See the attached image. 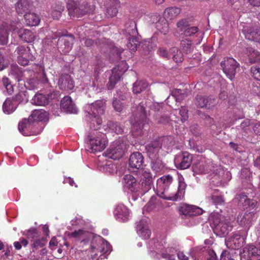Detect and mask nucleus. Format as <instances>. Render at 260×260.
Here are the masks:
<instances>
[{"instance_id": "37", "label": "nucleus", "mask_w": 260, "mask_h": 260, "mask_svg": "<svg viewBox=\"0 0 260 260\" xmlns=\"http://www.w3.org/2000/svg\"><path fill=\"white\" fill-rule=\"evenodd\" d=\"M247 54L251 63L260 61V52L251 47L247 48Z\"/></svg>"}, {"instance_id": "25", "label": "nucleus", "mask_w": 260, "mask_h": 260, "mask_svg": "<svg viewBox=\"0 0 260 260\" xmlns=\"http://www.w3.org/2000/svg\"><path fill=\"white\" fill-rule=\"evenodd\" d=\"M240 254L248 257L260 255V250L253 245H249L242 248L240 250Z\"/></svg>"}, {"instance_id": "27", "label": "nucleus", "mask_w": 260, "mask_h": 260, "mask_svg": "<svg viewBox=\"0 0 260 260\" xmlns=\"http://www.w3.org/2000/svg\"><path fill=\"white\" fill-rule=\"evenodd\" d=\"M105 109V102L103 100H97L91 105L92 114L103 115Z\"/></svg>"}, {"instance_id": "23", "label": "nucleus", "mask_w": 260, "mask_h": 260, "mask_svg": "<svg viewBox=\"0 0 260 260\" xmlns=\"http://www.w3.org/2000/svg\"><path fill=\"white\" fill-rule=\"evenodd\" d=\"M232 226L229 221H222V222L214 230L217 235L220 237H224L227 235Z\"/></svg>"}, {"instance_id": "61", "label": "nucleus", "mask_w": 260, "mask_h": 260, "mask_svg": "<svg viewBox=\"0 0 260 260\" xmlns=\"http://www.w3.org/2000/svg\"><path fill=\"white\" fill-rule=\"evenodd\" d=\"M45 242L46 241L43 238L37 239L32 244V247L34 248L43 247L45 246Z\"/></svg>"}, {"instance_id": "34", "label": "nucleus", "mask_w": 260, "mask_h": 260, "mask_svg": "<svg viewBox=\"0 0 260 260\" xmlns=\"http://www.w3.org/2000/svg\"><path fill=\"white\" fill-rule=\"evenodd\" d=\"M245 37L249 40L260 43V28L256 27L248 29Z\"/></svg>"}, {"instance_id": "8", "label": "nucleus", "mask_w": 260, "mask_h": 260, "mask_svg": "<svg viewBox=\"0 0 260 260\" xmlns=\"http://www.w3.org/2000/svg\"><path fill=\"white\" fill-rule=\"evenodd\" d=\"M194 103L199 108L211 109L217 104V102L213 95L206 96L198 94L196 97Z\"/></svg>"}, {"instance_id": "60", "label": "nucleus", "mask_w": 260, "mask_h": 260, "mask_svg": "<svg viewBox=\"0 0 260 260\" xmlns=\"http://www.w3.org/2000/svg\"><path fill=\"white\" fill-rule=\"evenodd\" d=\"M157 54L163 58H168L170 57L167 49L164 47H160L157 50Z\"/></svg>"}, {"instance_id": "42", "label": "nucleus", "mask_w": 260, "mask_h": 260, "mask_svg": "<svg viewBox=\"0 0 260 260\" xmlns=\"http://www.w3.org/2000/svg\"><path fill=\"white\" fill-rule=\"evenodd\" d=\"M137 232L141 237L145 239H148L150 237L151 231L146 226L142 225L139 223L137 228Z\"/></svg>"}, {"instance_id": "55", "label": "nucleus", "mask_w": 260, "mask_h": 260, "mask_svg": "<svg viewBox=\"0 0 260 260\" xmlns=\"http://www.w3.org/2000/svg\"><path fill=\"white\" fill-rule=\"evenodd\" d=\"M80 5L81 9H82L83 15L87 13H90L93 11V8L87 2H83Z\"/></svg>"}, {"instance_id": "64", "label": "nucleus", "mask_w": 260, "mask_h": 260, "mask_svg": "<svg viewBox=\"0 0 260 260\" xmlns=\"http://www.w3.org/2000/svg\"><path fill=\"white\" fill-rule=\"evenodd\" d=\"M208 256L206 260H218L216 254L214 251L209 249L207 252Z\"/></svg>"}, {"instance_id": "16", "label": "nucleus", "mask_w": 260, "mask_h": 260, "mask_svg": "<svg viewBox=\"0 0 260 260\" xmlns=\"http://www.w3.org/2000/svg\"><path fill=\"white\" fill-rule=\"evenodd\" d=\"M161 145L158 141H154L146 146V150L150 159H154L158 157V152Z\"/></svg>"}, {"instance_id": "43", "label": "nucleus", "mask_w": 260, "mask_h": 260, "mask_svg": "<svg viewBox=\"0 0 260 260\" xmlns=\"http://www.w3.org/2000/svg\"><path fill=\"white\" fill-rule=\"evenodd\" d=\"M107 126L112 132L117 134H121L123 132V127L117 122L108 121Z\"/></svg>"}, {"instance_id": "46", "label": "nucleus", "mask_w": 260, "mask_h": 260, "mask_svg": "<svg viewBox=\"0 0 260 260\" xmlns=\"http://www.w3.org/2000/svg\"><path fill=\"white\" fill-rule=\"evenodd\" d=\"M181 47L186 53H190L192 51V44L189 40H182L181 42Z\"/></svg>"}, {"instance_id": "51", "label": "nucleus", "mask_w": 260, "mask_h": 260, "mask_svg": "<svg viewBox=\"0 0 260 260\" xmlns=\"http://www.w3.org/2000/svg\"><path fill=\"white\" fill-rule=\"evenodd\" d=\"M15 102H16L17 104L22 102L26 98V91H20L15 96L11 98Z\"/></svg>"}, {"instance_id": "59", "label": "nucleus", "mask_w": 260, "mask_h": 260, "mask_svg": "<svg viewBox=\"0 0 260 260\" xmlns=\"http://www.w3.org/2000/svg\"><path fill=\"white\" fill-rule=\"evenodd\" d=\"M26 236L28 239H34L38 236V231L36 229H31L29 230L26 234Z\"/></svg>"}, {"instance_id": "24", "label": "nucleus", "mask_w": 260, "mask_h": 260, "mask_svg": "<svg viewBox=\"0 0 260 260\" xmlns=\"http://www.w3.org/2000/svg\"><path fill=\"white\" fill-rule=\"evenodd\" d=\"M193 172L197 174H206L209 172V166L206 161L200 160L195 162L192 165Z\"/></svg>"}, {"instance_id": "53", "label": "nucleus", "mask_w": 260, "mask_h": 260, "mask_svg": "<svg viewBox=\"0 0 260 260\" xmlns=\"http://www.w3.org/2000/svg\"><path fill=\"white\" fill-rule=\"evenodd\" d=\"M199 31L197 26L188 27L183 30L184 35L186 37H190L196 34Z\"/></svg>"}, {"instance_id": "41", "label": "nucleus", "mask_w": 260, "mask_h": 260, "mask_svg": "<svg viewBox=\"0 0 260 260\" xmlns=\"http://www.w3.org/2000/svg\"><path fill=\"white\" fill-rule=\"evenodd\" d=\"M235 200L238 203V206L240 207H246L249 206L250 201L248 199L247 196L244 193L237 194L235 198Z\"/></svg>"}, {"instance_id": "9", "label": "nucleus", "mask_w": 260, "mask_h": 260, "mask_svg": "<svg viewBox=\"0 0 260 260\" xmlns=\"http://www.w3.org/2000/svg\"><path fill=\"white\" fill-rule=\"evenodd\" d=\"M125 146L123 143L116 142L110 146L107 150V156L113 159H118L121 158L124 153Z\"/></svg>"}, {"instance_id": "50", "label": "nucleus", "mask_w": 260, "mask_h": 260, "mask_svg": "<svg viewBox=\"0 0 260 260\" xmlns=\"http://www.w3.org/2000/svg\"><path fill=\"white\" fill-rule=\"evenodd\" d=\"M12 74L15 75L18 81L22 80L21 77L23 75V72L22 68L19 67L13 66L12 67Z\"/></svg>"}, {"instance_id": "28", "label": "nucleus", "mask_w": 260, "mask_h": 260, "mask_svg": "<svg viewBox=\"0 0 260 260\" xmlns=\"http://www.w3.org/2000/svg\"><path fill=\"white\" fill-rule=\"evenodd\" d=\"M24 20L26 25L28 26H36L40 22L39 16L34 13L30 12L25 13L24 15Z\"/></svg>"}, {"instance_id": "26", "label": "nucleus", "mask_w": 260, "mask_h": 260, "mask_svg": "<svg viewBox=\"0 0 260 260\" xmlns=\"http://www.w3.org/2000/svg\"><path fill=\"white\" fill-rule=\"evenodd\" d=\"M17 106V102L11 98H7L3 104V111L6 114H10L16 109Z\"/></svg>"}, {"instance_id": "36", "label": "nucleus", "mask_w": 260, "mask_h": 260, "mask_svg": "<svg viewBox=\"0 0 260 260\" xmlns=\"http://www.w3.org/2000/svg\"><path fill=\"white\" fill-rule=\"evenodd\" d=\"M64 7L61 4L54 5L51 8V15L54 19H59L61 16Z\"/></svg>"}, {"instance_id": "40", "label": "nucleus", "mask_w": 260, "mask_h": 260, "mask_svg": "<svg viewBox=\"0 0 260 260\" xmlns=\"http://www.w3.org/2000/svg\"><path fill=\"white\" fill-rule=\"evenodd\" d=\"M251 214L250 213L240 214L237 217V221L241 226H247L251 222Z\"/></svg>"}, {"instance_id": "32", "label": "nucleus", "mask_w": 260, "mask_h": 260, "mask_svg": "<svg viewBox=\"0 0 260 260\" xmlns=\"http://www.w3.org/2000/svg\"><path fill=\"white\" fill-rule=\"evenodd\" d=\"M30 7V4L27 0H19L16 4L15 9L19 15H22L28 11Z\"/></svg>"}, {"instance_id": "33", "label": "nucleus", "mask_w": 260, "mask_h": 260, "mask_svg": "<svg viewBox=\"0 0 260 260\" xmlns=\"http://www.w3.org/2000/svg\"><path fill=\"white\" fill-rule=\"evenodd\" d=\"M148 83L144 80H137L133 84V91L135 94H139L145 90L147 88Z\"/></svg>"}, {"instance_id": "44", "label": "nucleus", "mask_w": 260, "mask_h": 260, "mask_svg": "<svg viewBox=\"0 0 260 260\" xmlns=\"http://www.w3.org/2000/svg\"><path fill=\"white\" fill-rule=\"evenodd\" d=\"M2 81L7 93L10 95L14 93V86L12 84L11 80L8 78L4 77L3 78Z\"/></svg>"}, {"instance_id": "15", "label": "nucleus", "mask_w": 260, "mask_h": 260, "mask_svg": "<svg viewBox=\"0 0 260 260\" xmlns=\"http://www.w3.org/2000/svg\"><path fill=\"white\" fill-rule=\"evenodd\" d=\"M58 86L62 90H70L74 87V82L69 74H62L58 80Z\"/></svg>"}, {"instance_id": "22", "label": "nucleus", "mask_w": 260, "mask_h": 260, "mask_svg": "<svg viewBox=\"0 0 260 260\" xmlns=\"http://www.w3.org/2000/svg\"><path fill=\"white\" fill-rule=\"evenodd\" d=\"M244 238L240 235L234 233L229 238L228 244L234 249H238L243 246Z\"/></svg>"}, {"instance_id": "11", "label": "nucleus", "mask_w": 260, "mask_h": 260, "mask_svg": "<svg viewBox=\"0 0 260 260\" xmlns=\"http://www.w3.org/2000/svg\"><path fill=\"white\" fill-rule=\"evenodd\" d=\"M129 26L132 27L131 29H129L127 27V24L125 25L126 32L131 36L128 38V42L127 43V48L133 51H136L137 50V44L136 43V39L134 37L136 36L137 31L136 29V25L134 22L131 21Z\"/></svg>"}, {"instance_id": "57", "label": "nucleus", "mask_w": 260, "mask_h": 260, "mask_svg": "<svg viewBox=\"0 0 260 260\" xmlns=\"http://www.w3.org/2000/svg\"><path fill=\"white\" fill-rule=\"evenodd\" d=\"M31 59V56L29 55H26V56H18L17 60L19 64L25 66L28 64L29 63V59Z\"/></svg>"}, {"instance_id": "30", "label": "nucleus", "mask_w": 260, "mask_h": 260, "mask_svg": "<svg viewBox=\"0 0 260 260\" xmlns=\"http://www.w3.org/2000/svg\"><path fill=\"white\" fill-rule=\"evenodd\" d=\"M123 179V183L129 189L133 192L137 191V180L131 174L125 175Z\"/></svg>"}, {"instance_id": "47", "label": "nucleus", "mask_w": 260, "mask_h": 260, "mask_svg": "<svg viewBox=\"0 0 260 260\" xmlns=\"http://www.w3.org/2000/svg\"><path fill=\"white\" fill-rule=\"evenodd\" d=\"M212 203L216 206H222L224 204V200L222 196L213 195L210 197Z\"/></svg>"}, {"instance_id": "45", "label": "nucleus", "mask_w": 260, "mask_h": 260, "mask_svg": "<svg viewBox=\"0 0 260 260\" xmlns=\"http://www.w3.org/2000/svg\"><path fill=\"white\" fill-rule=\"evenodd\" d=\"M220 215L216 213H212L209 217L210 224L213 225L212 228L214 230L221 222Z\"/></svg>"}, {"instance_id": "38", "label": "nucleus", "mask_w": 260, "mask_h": 260, "mask_svg": "<svg viewBox=\"0 0 260 260\" xmlns=\"http://www.w3.org/2000/svg\"><path fill=\"white\" fill-rule=\"evenodd\" d=\"M181 10L176 7H172L167 8L165 11L166 17L169 19H173L177 17L180 13Z\"/></svg>"}, {"instance_id": "29", "label": "nucleus", "mask_w": 260, "mask_h": 260, "mask_svg": "<svg viewBox=\"0 0 260 260\" xmlns=\"http://www.w3.org/2000/svg\"><path fill=\"white\" fill-rule=\"evenodd\" d=\"M67 8L70 16L79 17L83 15L80 5L78 6L75 2L68 4Z\"/></svg>"}, {"instance_id": "39", "label": "nucleus", "mask_w": 260, "mask_h": 260, "mask_svg": "<svg viewBox=\"0 0 260 260\" xmlns=\"http://www.w3.org/2000/svg\"><path fill=\"white\" fill-rule=\"evenodd\" d=\"M151 167L155 173H160L163 171L164 165L159 157L151 159Z\"/></svg>"}, {"instance_id": "6", "label": "nucleus", "mask_w": 260, "mask_h": 260, "mask_svg": "<svg viewBox=\"0 0 260 260\" xmlns=\"http://www.w3.org/2000/svg\"><path fill=\"white\" fill-rule=\"evenodd\" d=\"M140 173V185L141 191L143 193L151 189L153 184V178L149 170H141Z\"/></svg>"}, {"instance_id": "63", "label": "nucleus", "mask_w": 260, "mask_h": 260, "mask_svg": "<svg viewBox=\"0 0 260 260\" xmlns=\"http://www.w3.org/2000/svg\"><path fill=\"white\" fill-rule=\"evenodd\" d=\"M118 10L116 7H109L107 9V13L111 17L116 16Z\"/></svg>"}, {"instance_id": "20", "label": "nucleus", "mask_w": 260, "mask_h": 260, "mask_svg": "<svg viewBox=\"0 0 260 260\" xmlns=\"http://www.w3.org/2000/svg\"><path fill=\"white\" fill-rule=\"evenodd\" d=\"M185 94L182 92V91L180 89L175 90L172 93V96H169L167 100V103L172 108L175 110H177L179 108V105H175L174 107L171 104V102L175 101L176 103H181V102L184 99Z\"/></svg>"}, {"instance_id": "7", "label": "nucleus", "mask_w": 260, "mask_h": 260, "mask_svg": "<svg viewBox=\"0 0 260 260\" xmlns=\"http://www.w3.org/2000/svg\"><path fill=\"white\" fill-rule=\"evenodd\" d=\"M220 65L226 77L232 80L235 77L236 70L238 67L236 60L232 57H226L221 62Z\"/></svg>"}, {"instance_id": "5", "label": "nucleus", "mask_w": 260, "mask_h": 260, "mask_svg": "<svg viewBox=\"0 0 260 260\" xmlns=\"http://www.w3.org/2000/svg\"><path fill=\"white\" fill-rule=\"evenodd\" d=\"M127 64L124 61H120L112 70V75L109 78L107 88L112 90L115 84L120 80L123 74L128 69Z\"/></svg>"}, {"instance_id": "2", "label": "nucleus", "mask_w": 260, "mask_h": 260, "mask_svg": "<svg viewBox=\"0 0 260 260\" xmlns=\"http://www.w3.org/2000/svg\"><path fill=\"white\" fill-rule=\"evenodd\" d=\"M47 112L44 110H36L32 112L28 119H24L19 123L18 129L23 135H27L31 126L40 121L48 120Z\"/></svg>"}, {"instance_id": "19", "label": "nucleus", "mask_w": 260, "mask_h": 260, "mask_svg": "<svg viewBox=\"0 0 260 260\" xmlns=\"http://www.w3.org/2000/svg\"><path fill=\"white\" fill-rule=\"evenodd\" d=\"M15 28L7 23L4 22L0 25V44L6 45L8 42L9 30H14Z\"/></svg>"}, {"instance_id": "54", "label": "nucleus", "mask_w": 260, "mask_h": 260, "mask_svg": "<svg viewBox=\"0 0 260 260\" xmlns=\"http://www.w3.org/2000/svg\"><path fill=\"white\" fill-rule=\"evenodd\" d=\"M172 50H173L174 52H175V50H177L176 53L173 57L174 61H175L176 63H180L182 62L184 59L182 53L180 50H178L175 48H173Z\"/></svg>"}, {"instance_id": "18", "label": "nucleus", "mask_w": 260, "mask_h": 260, "mask_svg": "<svg viewBox=\"0 0 260 260\" xmlns=\"http://www.w3.org/2000/svg\"><path fill=\"white\" fill-rule=\"evenodd\" d=\"M19 38L23 42L30 43L36 39V35L31 30L26 28H20L18 31Z\"/></svg>"}, {"instance_id": "52", "label": "nucleus", "mask_w": 260, "mask_h": 260, "mask_svg": "<svg viewBox=\"0 0 260 260\" xmlns=\"http://www.w3.org/2000/svg\"><path fill=\"white\" fill-rule=\"evenodd\" d=\"M250 71L252 77L255 79L260 81V64L252 66Z\"/></svg>"}, {"instance_id": "3", "label": "nucleus", "mask_w": 260, "mask_h": 260, "mask_svg": "<svg viewBox=\"0 0 260 260\" xmlns=\"http://www.w3.org/2000/svg\"><path fill=\"white\" fill-rule=\"evenodd\" d=\"M107 140L104 134L97 133L95 137H90L87 144V150L95 153L103 150L106 147Z\"/></svg>"}, {"instance_id": "58", "label": "nucleus", "mask_w": 260, "mask_h": 260, "mask_svg": "<svg viewBox=\"0 0 260 260\" xmlns=\"http://www.w3.org/2000/svg\"><path fill=\"white\" fill-rule=\"evenodd\" d=\"M189 26L188 22L186 19H182L178 22L177 23V26L180 28V30L183 31V30L188 27Z\"/></svg>"}, {"instance_id": "31", "label": "nucleus", "mask_w": 260, "mask_h": 260, "mask_svg": "<svg viewBox=\"0 0 260 260\" xmlns=\"http://www.w3.org/2000/svg\"><path fill=\"white\" fill-rule=\"evenodd\" d=\"M137 112L140 115V119L137 121L139 124V128L143 127V122L146 118V112L145 110V104L141 102L137 108Z\"/></svg>"}, {"instance_id": "10", "label": "nucleus", "mask_w": 260, "mask_h": 260, "mask_svg": "<svg viewBox=\"0 0 260 260\" xmlns=\"http://www.w3.org/2000/svg\"><path fill=\"white\" fill-rule=\"evenodd\" d=\"M144 163V157L139 152H134L130 155L129 159V170L136 172L140 170Z\"/></svg>"}, {"instance_id": "1", "label": "nucleus", "mask_w": 260, "mask_h": 260, "mask_svg": "<svg viewBox=\"0 0 260 260\" xmlns=\"http://www.w3.org/2000/svg\"><path fill=\"white\" fill-rule=\"evenodd\" d=\"M173 182V177L170 175L163 176L157 180V195L161 198L170 201H177L181 200L185 192L186 184L179 182L176 193L170 192L169 186Z\"/></svg>"}, {"instance_id": "48", "label": "nucleus", "mask_w": 260, "mask_h": 260, "mask_svg": "<svg viewBox=\"0 0 260 260\" xmlns=\"http://www.w3.org/2000/svg\"><path fill=\"white\" fill-rule=\"evenodd\" d=\"M29 48L28 47L24 45H21L17 47L15 50V52H16V53L18 55V56H26V55H29Z\"/></svg>"}, {"instance_id": "62", "label": "nucleus", "mask_w": 260, "mask_h": 260, "mask_svg": "<svg viewBox=\"0 0 260 260\" xmlns=\"http://www.w3.org/2000/svg\"><path fill=\"white\" fill-rule=\"evenodd\" d=\"M89 114L91 115V120L93 123L95 122L98 126L102 124V120L100 117L101 115L92 114L90 113H89Z\"/></svg>"}, {"instance_id": "4", "label": "nucleus", "mask_w": 260, "mask_h": 260, "mask_svg": "<svg viewBox=\"0 0 260 260\" xmlns=\"http://www.w3.org/2000/svg\"><path fill=\"white\" fill-rule=\"evenodd\" d=\"M90 250L98 254L107 253L111 250V246L109 242L100 236H93L90 242Z\"/></svg>"}, {"instance_id": "56", "label": "nucleus", "mask_w": 260, "mask_h": 260, "mask_svg": "<svg viewBox=\"0 0 260 260\" xmlns=\"http://www.w3.org/2000/svg\"><path fill=\"white\" fill-rule=\"evenodd\" d=\"M112 105L115 110L119 112H121L123 108V106L121 102L116 98L113 99Z\"/></svg>"}, {"instance_id": "21", "label": "nucleus", "mask_w": 260, "mask_h": 260, "mask_svg": "<svg viewBox=\"0 0 260 260\" xmlns=\"http://www.w3.org/2000/svg\"><path fill=\"white\" fill-rule=\"evenodd\" d=\"M60 107L68 112L74 114L77 113V109L70 96H66L61 100Z\"/></svg>"}, {"instance_id": "12", "label": "nucleus", "mask_w": 260, "mask_h": 260, "mask_svg": "<svg viewBox=\"0 0 260 260\" xmlns=\"http://www.w3.org/2000/svg\"><path fill=\"white\" fill-rule=\"evenodd\" d=\"M179 212L186 216H191L202 214L203 210L196 206L184 204L180 206Z\"/></svg>"}, {"instance_id": "17", "label": "nucleus", "mask_w": 260, "mask_h": 260, "mask_svg": "<svg viewBox=\"0 0 260 260\" xmlns=\"http://www.w3.org/2000/svg\"><path fill=\"white\" fill-rule=\"evenodd\" d=\"M114 215L118 221L125 222L128 219L129 212L125 206L123 204H120L115 208Z\"/></svg>"}, {"instance_id": "35", "label": "nucleus", "mask_w": 260, "mask_h": 260, "mask_svg": "<svg viewBox=\"0 0 260 260\" xmlns=\"http://www.w3.org/2000/svg\"><path fill=\"white\" fill-rule=\"evenodd\" d=\"M49 102V98L42 93H37L32 99V103L37 106H45Z\"/></svg>"}, {"instance_id": "14", "label": "nucleus", "mask_w": 260, "mask_h": 260, "mask_svg": "<svg viewBox=\"0 0 260 260\" xmlns=\"http://www.w3.org/2000/svg\"><path fill=\"white\" fill-rule=\"evenodd\" d=\"M75 38L72 35L60 38L58 41V45L62 48L63 53H69L72 49Z\"/></svg>"}, {"instance_id": "13", "label": "nucleus", "mask_w": 260, "mask_h": 260, "mask_svg": "<svg viewBox=\"0 0 260 260\" xmlns=\"http://www.w3.org/2000/svg\"><path fill=\"white\" fill-rule=\"evenodd\" d=\"M192 161V156L189 152L185 151L182 153L180 160L176 159L175 163L177 169L184 170L188 168Z\"/></svg>"}, {"instance_id": "49", "label": "nucleus", "mask_w": 260, "mask_h": 260, "mask_svg": "<svg viewBox=\"0 0 260 260\" xmlns=\"http://www.w3.org/2000/svg\"><path fill=\"white\" fill-rule=\"evenodd\" d=\"M156 27L157 29L164 35H166L169 31L168 24L166 20L158 23Z\"/></svg>"}]
</instances>
